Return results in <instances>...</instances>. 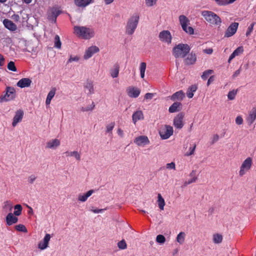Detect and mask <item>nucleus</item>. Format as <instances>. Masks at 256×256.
<instances>
[{
	"mask_svg": "<svg viewBox=\"0 0 256 256\" xmlns=\"http://www.w3.org/2000/svg\"><path fill=\"white\" fill-rule=\"evenodd\" d=\"M222 236L220 234H214L213 236V241L215 244H220L222 242Z\"/></svg>",
	"mask_w": 256,
	"mask_h": 256,
	"instance_id": "nucleus-37",
	"label": "nucleus"
},
{
	"mask_svg": "<svg viewBox=\"0 0 256 256\" xmlns=\"http://www.w3.org/2000/svg\"><path fill=\"white\" fill-rule=\"evenodd\" d=\"M201 14L208 23L214 26L221 25L220 18L214 12L205 10L202 11Z\"/></svg>",
	"mask_w": 256,
	"mask_h": 256,
	"instance_id": "nucleus-2",
	"label": "nucleus"
},
{
	"mask_svg": "<svg viewBox=\"0 0 256 256\" xmlns=\"http://www.w3.org/2000/svg\"><path fill=\"white\" fill-rule=\"evenodd\" d=\"M196 148V144H194V146H193L190 147L189 148V152H187L185 154V155L186 156H190L192 155V154H194V152Z\"/></svg>",
	"mask_w": 256,
	"mask_h": 256,
	"instance_id": "nucleus-49",
	"label": "nucleus"
},
{
	"mask_svg": "<svg viewBox=\"0 0 256 256\" xmlns=\"http://www.w3.org/2000/svg\"><path fill=\"white\" fill-rule=\"evenodd\" d=\"M182 109V104L180 102H174L168 109V111L170 113L175 112L180 110Z\"/></svg>",
	"mask_w": 256,
	"mask_h": 256,
	"instance_id": "nucleus-21",
	"label": "nucleus"
},
{
	"mask_svg": "<svg viewBox=\"0 0 256 256\" xmlns=\"http://www.w3.org/2000/svg\"><path fill=\"white\" fill-rule=\"evenodd\" d=\"M24 116V112L21 110H17V123L20 122Z\"/></svg>",
	"mask_w": 256,
	"mask_h": 256,
	"instance_id": "nucleus-46",
	"label": "nucleus"
},
{
	"mask_svg": "<svg viewBox=\"0 0 256 256\" xmlns=\"http://www.w3.org/2000/svg\"><path fill=\"white\" fill-rule=\"evenodd\" d=\"M173 128L170 126H165L159 132L160 135L163 140L168 138L173 134Z\"/></svg>",
	"mask_w": 256,
	"mask_h": 256,
	"instance_id": "nucleus-7",
	"label": "nucleus"
},
{
	"mask_svg": "<svg viewBox=\"0 0 256 256\" xmlns=\"http://www.w3.org/2000/svg\"><path fill=\"white\" fill-rule=\"evenodd\" d=\"M236 0H224V2H222L221 4H225V6L233 3Z\"/></svg>",
	"mask_w": 256,
	"mask_h": 256,
	"instance_id": "nucleus-57",
	"label": "nucleus"
},
{
	"mask_svg": "<svg viewBox=\"0 0 256 256\" xmlns=\"http://www.w3.org/2000/svg\"><path fill=\"white\" fill-rule=\"evenodd\" d=\"M16 90L14 87L7 86L4 91L0 96V103L6 102L14 100Z\"/></svg>",
	"mask_w": 256,
	"mask_h": 256,
	"instance_id": "nucleus-4",
	"label": "nucleus"
},
{
	"mask_svg": "<svg viewBox=\"0 0 256 256\" xmlns=\"http://www.w3.org/2000/svg\"><path fill=\"white\" fill-rule=\"evenodd\" d=\"M180 24L184 32L189 34H192L194 32L193 28L191 26H188L190 24L189 19L184 15L179 16Z\"/></svg>",
	"mask_w": 256,
	"mask_h": 256,
	"instance_id": "nucleus-6",
	"label": "nucleus"
},
{
	"mask_svg": "<svg viewBox=\"0 0 256 256\" xmlns=\"http://www.w3.org/2000/svg\"><path fill=\"white\" fill-rule=\"evenodd\" d=\"M154 96V94L152 93H146L144 96V98L146 100H152Z\"/></svg>",
	"mask_w": 256,
	"mask_h": 256,
	"instance_id": "nucleus-54",
	"label": "nucleus"
},
{
	"mask_svg": "<svg viewBox=\"0 0 256 256\" xmlns=\"http://www.w3.org/2000/svg\"><path fill=\"white\" fill-rule=\"evenodd\" d=\"M118 246L120 250H125L127 248V244L124 240H122L118 243Z\"/></svg>",
	"mask_w": 256,
	"mask_h": 256,
	"instance_id": "nucleus-41",
	"label": "nucleus"
},
{
	"mask_svg": "<svg viewBox=\"0 0 256 256\" xmlns=\"http://www.w3.org/2000/svg\"><path fill=\"white\" fill-rule=\"evenodd\" d=\"M114 123L112 122L110 124H108L106 128V132L108 133H112V130L114 128Z\"/></svg>",
	"mask_w": 256,
	"mask_h": 256,
	"instance_id": "nucleus-50",
	"label": "nucleus"
},
{
	"mask_svg": "<svg viewBox=\"0 0 256 256\" xmlns=\"http://www.w3.org/2000/svg\"><path fill=\"white\" fill-rule=\"evenodd\" d=\"M146 63L144 62H142L140 64V77L142 78H144V74H145V71H146Z\"/></svg>",
	"mask_w": 256,
	"mask_h": 256,
	"instance_id": "nucleus-34",
	"label": "nucleus"
},
{
	"mask_svg": "<svg viewBox=\"0 0 256 256\" xmlns=\"http://www.w3.org/2000/svg\"><path fill=\"white\" fill-rule=\"evenodd\" d=\"M56 88H52L49 92L46 100V105H48L50 104L51 100L54 97L56 94Z\"/></svg>",
	"mask_w": 256,
	"mask_h": 256,
	"instance_id": "nucleus-26",
	"label": "nucleus"
},
{
	"mask_svg": "<svg viewBox=\"0 0 256 256\" xmlns=\"http://www.w3.org/2000/svg\"><path fill=\"white\" fill-rule=\"evenodd\" d=\"M241 72V68H240L238 70H236L232 75V77L234 78L238 76L240 73Z\"/></svg>",
	"mask_w": 256,
	"mask_h": 256,
	"instance_id": "nucleus-59",
	"label": "nucleus"
},
{
	"mask_svg": "<svg viewBox=\"0 0 256 256\" xmlns=\"http://www.w3.org/2000/svg\"><path fill=\"white\" fill-rule=\"evenodd\" d=\"M238 26L239 24L238 22H234L232 23L226 30L224 32V37L230 38L234 36L236 33Z\"/></svg>",
	"mask_w": 256,
	"mask_h": 256,
	"instance_id": "nucleus-9",
	"label": "nucleus"
},
{
	"mask_svg": "<svg viewBox=\"0 0 256 256\" xmlns=\"http://www.w3.org/2000/svg\"><path fill=\"white\" fill-rule=\"evenodd\" d=\"M17 231L23 232H27L28 230L26 228V226L22 224H19L17 225Z\"/></svg>",
	"mask_w": 256,
	"mask_h": 256,
	"instance_id": "nucleus-45",
	"label": "nucleus"
},
{
	"mask_svg": "<svg viewBox=\"0 0 256 256\" xmlns=\"http://www.w3.org/2000/svg\"><path fill=\"white\" fill-rule=\"evenodd\" d=\"M60 13V11L56 8H52L48 12V18L54 22H56V18Z\"/></svg>",
	"mask_w": 256,
	"mask_h": 256,
	"instance_id": "nucleus-14",
	"label": "nucleus"
},
{
	"mask_svg": "<svg viewBox=\"0 0 256 256\" xmlns=\"http://www.w3.org/2000/svg\"><path fill=\"white\" fill-rule=\"evenodd\" d=\"M146 4L148 6H152L155 4L157 0H145Z\"/></svg>",
	"mask_w": 256,
	"mask_h": 256,
	"instance_id": "nucleus-51",
	"label": "nucleus"
},
{
	"mask_svg": "<svg viewBox=\"0 0 256 256\" xmlns=\"http://www.w3.org/2000/svg\"><path fill=\"white\" fill-rule=\"evenodd\" d=\"M219 139V136L218 134H215L213 136L212 140V144L216 142Z\"/></svg>",
	"mask_w": 256,
	"mask_h": 256,
	"instance_id": "nucleus-60",
	"label": "nucleus"
},
{
	"mask_svg": "<svg viewBox=\"0 0 256 256\" xmlns=\"http://www.w3.org/2000/svg\"><path fill=\"white\" fill-rule=\"evenodd\" d=\"M50 235L48 234H47L45 235L44 238L42 242H40L38 244V248L40 250H44L46 248L49 242V241L50 239Z\"/></svg>",
	"mask_w": 256,
	"mask_h": 256,
	"instance_id": "nucleus-16",
	"label": "nucleus"
},
{
	"mask_svg": "<svg viewBox=\"0 0 256 256\" xmlns=\"http://www.w3.org/2000/svg\"><path fill=\"white\" fill-rule=\"evenodd\" d=\"M184 114L182 112L178 113L174 119V125L178 129L182 128L184 126L183 120Z\"/></svg>",
	"mask_w": 256,
	"mask_h": 256,
	"instance_id": "nucleus-10",
	"label": "nucleus"
},
{
	"mask_svg": "<svg viewBox=\"0 0 256 256\" xmlns=\"http://www.w3.org/2000/svg\"><path fill=\"white\" fill-rule=\"evenodd\" d=\"M256 24V23L255 22H254L252 24H251L248 27V30L246 32V36H247L250 34L251 32L253 30L254 26Z\"/></svg>",
	"mask_w": 256,
	"mask_h": 256,
	"instance_id": "nucleus-47",
	"label": "nucleus"
},
{
	"mask_svg": "<svg viewBox=\"0 0 256 256\" xmlns=\"http://www.w3.org/2000/svg\"><path fill=\"white\" fill-rule=\"evenodd\" d=\"M140 93V90L136 88H129L128 90V94L130 98H138Z\"/></svg>",
	"mask_w": 256,
	"mask_h": 256,
	"instance_id": "nucleus-17",
	"label": "nucleus"
},
{
	"mask_svg": "<svg viewBox=\"0 0 256 256\" xmlns=\"http://www.w3.org/2000/svg\"><path fill=\"white\" fill-rule=\"evenodd\" d=\"M144 116L141 110H138L134 112L132 116V122L135 124L137 121L143 119Z\"/></svg>",
	"mask_w": 256,
	"mask_h": 256,
	"instance_id": "nucleus-24",
	"label": "nucleus"
},
{
	"mask_svg": "<svg viewBox=\"0 0 256 256\" xmlns=\"http://www.w3.org/2000/svg\"><path fill=\"white\" fill-rule=\"evenodd\" d=\"M99 48L96 46H91L86 50L84 58L86 60H88L91 58L94 54L99 52Z\"/></svg>",
	"mask_w": 256,
	"mask_h": 256,
	"instance_id": "nucleus-13",
	"label": "nucleus"
},
{
	"mask_svg": "<svg viewBox=\"0 0 256 256\" xmlns=\"http://www.w3.org/2000/svg\"><path fill=\"white\" fill-rule=\"evenodd\" d=\"M36 180V178L35 177H34V178H28V182L30 183V184H32L34 182L35 180Z\"/></svg>",
	"mask_w": 256,
	"mask_h": 256,
	"instance_id": "nucleus-64",
	"label": "nucleus"
},
{
	"mask_svg": "<svg viewBox=\"0 0 256 256\" xmlns=\"http://www.w3.org/2000/svg\"><path fill=\"white\" fill-rule=\"evenodd\" d=\"M185 237L186 234L184 232H180L176 236L177 242L180 244H182L184 242Z\"/></svg>",
	"mask_w": 256,
	"mask_h": 256,
	"instance_id": "nucleus-32",
	"label": "nucleus"
},
{
	"mask_svg": "<svg viewBox=\"0 0 256 256\" xmlns=\"http://www.w3.org/2000/svg\"><path fill=\"white\" fill-rule=\"evenodd\" d=\"M166 168L168 169H174L175 168V164L174 162H172L170 163H168L166 164Z\"/></svg>",
	"mask_w": 256,
	"mask_h": 256,
	"instance_id": "nucleus-56",
	"label": "nucleus"
},
{
	"mask_svg": "<svg viewBox=\"0 0 256 256\" xmlns=\"http://www.w3.org/2000/svg\"><path fill=\"white\" fill-rule=\"evenodd\" d=\"M66 156H74L75 158L78 160H80V155L76 151H74V152L67 151L66 152Z\"/></svg>",
	"mask_w": 256,
	"mask_h": 256,
	"instance_id": "nucleus-33",
	"label": "nucleus"
},
{
	"mask_svg": "<svg viewBox=\"0 0 256 256\" xmlns=\"http://www.w3.org/2000/svg\"><path fill=\"white\" fill-rule=\"evenodd\" d=\"M252 164V159L248 157L246 158L242 162L240 170V174L243 176L246 174V172L248 171L251 168Z\"/></svg>",
	"mask_w": 256,
	"mask_h": 256,
	"instance_id": "nucleus-8",
	"label": "nucleus"
},
{
	"mask_svg": "<svg viewBox=\"0 0 256 256\" xmlns=\"http://www.w3.org/2000/svg\"><path fill=\"white\" fill-rule=\"evenodd\" d=\"M95 108V104L94 102H92L91 104L88 106L86 107H82V112H88L92 111L94 108Z\"/></svg>",
	"mask_w": 256,
	"mask_h": 256,
	"instance_id": "nucleus-42",
	"label": "nucleus"
},
{
	"mask_svg": "<svg viewBox=\"0 0 256 256\" xmlns=\"http://www.w3.org/2000/svg\"><path fill=\"white\" fill-rule=\"evenodd\" d=\"M32 83V80L28 78H22L17 82V86L21 88L28 87Z\"/></svg>",
	"mask_w": 256,
	"mask_h": 256,
	"instance_id": "nucleus-18",
	"label": "nucleus"
},
{
	"mask_svg": "<svg viewBox=\"0 0 256 256\" xmlns=\"http://www.w3.org/2000/svg\"><path fill=\"white\" fill-rule=\"evenodd\" d=\"M196 179H197V177H193L188 180H186L184 182V184L182 186V188H183L187 186L188 184H190L192 182H196Z\"/></svg>",
	"mask_w": 256,
	"mask_h": 256,
	"instance_id": "nucleus-43",
	"label": "nucleus"
},
{
	"mask_svg": "<svg viewBox=\"0 0 256 256\" xmlns=\"http://www.w3.org/2000/svg\"><path fill=\"white\" fill-rule=\"evenodd\" d=\"M61 44L60 36L58 35H56L54 37V47L58 48H60Z\"/></svg>",
	"mask_w": 256,
	"mask_h": 256,
	"instance_id": "nucleus-40",
	"label": "nucleus"
},
{
	"mask_svg": "<svg viewBox=\"0 0 256 256\" xmlns=\"http://www.w3.org/2000/svg\"><path fill=\"white\" fill-rule=\"evenodd\" d=\"M119 74V66H115L114 68L110 71L111 76L113 78H117Z\"/></svg>",
	"mask_w": 256,
	"mask_h": 256,
	"instance_id": "nucleus-35",
	"label": "nucleus"
},
{
	"mask_svg": "<svg viewBox=\"0 0 256 256\" xmlns=\"http://www.w3.org/2000/svg\"><path fill=\"white\" fill-rule=\"evenodd\" d=\"M158 204L159 208L161 210H164V206L166 204L164 199L162 197V195L160 194H158Z\"/></svg>",
	"mask_w": 256,
	"mask_h": 256,
	"instance_id": "nucleus-31",
	"label": "nucleus"
},
{
	"mask_svg": "<svg viewBox=\"0 0 256 256\" xmlns=\"http://www.w3.org/2000/svg\"><path fill=\"white\" fill-rule=\"evenodd\" d=\"M74 30L76 35L85 40L90 39L94 34L92 28L85 26H74Z\"/></svg>",
	"mask_w": 256,
	"mask_h": 256,
	"instance_id": "nucleus-1",
	"label": "nucleus"
},
{
	"mask_svg": "<svg viewBox=\"0 0 256 256\" xmlns=\"http://www.w3.org/2000/svg\"><path fill=\"white\" fill-rule=\"evenodd\" d=\"M79 60V58L77 56L72 57V56H70L68 62H78Z\"/></svg>",
	"mask_w": 256,
	"mask_h": 256,
	"instance_id": "nucleus-55",
	"label": "nucleus"
},
{
	"mask_svg": "<svg viewBox=\"0 0 256 256\" xmlns=\"http://www.w3.org/2000/svg\"><path fill=\"white\" fill-rule=\"evenodd\" d=\"M214 80V76H210V78L208 79L207 82V85L209 86Z\"/></svg>",
	"mask_w": 256,
	"mask_h": 256,
	"instance_id": "nucleus-61",
	"label": "nucleus"
},
{
	"mask_svg": "<svg viewBox=\"0 0 256 256\" xmlns=\"http://www.w3.org/2000/svg\"><path fill=\"white\" fill-rule=\"evenodd\" d=\"M60 145V141L58 139H52L46 143V148L56 149Z\"/></svg>",
	"mask_w": 256,
	"mask_h": 256,
	"instance_id": "nucleus-19",
	"label": "nucleus"
},
{
	"mask_svg": "<svg viewBox=\"0 0 256 256\" xmlns=\"http://www.w3.org/2000/svg\"><path fill=\"white\" fill-rule=\"evenodd\" d=\"M6 222L8 226L15 224L16 223V217L14 216L12 213H9L6 217Z\"/></svg>",
	"mask_w": 256,
	"mask_h": 256,
	"instance_id": "nucleus-29",
	"label": "nucleus"
},
{
	"mask_svg": "<svg viewBox=\"0 0 256 256\" xmlns=\"http://www.w3.org/2000/svg\"><path fill=\"white\" fill-rule=\"evenodd\" d=\"M160 40L168 44H170L172 42V36L168 30H162L159 34Z\"/></svg>",
	"mask_w": 256,
	"mask_h": 256,
	"instance_id": "nucleus-11",
	"label": "nucleus"
},
{
	"mask_svg": "<svg viewBox=\"0 0 256 256\" xmlns=\"http://www.w3.org/2000/svg\"><path fill=\"white\" fill-rule=\"evenodd\" d=\"M236 56L234 53V52L230 54L228 60V62L230 63L231 60L234 58Z\"/></svg>",
	"mask_w": 256,
	"mask_h": 256,
	"instance_id": "nucleus-62",
	"label": "nucleus"
},
{
	"mask_svg": "<svg viewBox=\"0 0 256 256\" xmlns=\"http://www.w3.org/2000/svg\"><path fill=\"white\" fill-rule=\"evenodd\" d=\"M213 73H214V70H206L203 72V74L201 76L203 80H206L208 78V77L210 76V75L212 74Z\"/></svg>",
	"mask_w": 256,
	"mask_h": 256,
	"instance_id": "nucleus-39",
	"label": "nucleus"
},
{
	"mask_svg": "<svg viewBox=\"0 0 256 256\" xmlns=\"http://www.w3.org/2000/svg\"><path fill=\"white\" fill-rule=\"evenodd\" d=\"M139 16L137 14H134L128 20L126 26V33L128 35H132L137 28Z\"/></svg>",
	"mask_w": 256,
	"mask_h": 256,
	"instance_id": "nucleus-3",
	"label": "nucleus"
},
{
	"mask_svg": "<svg viewBox=\"0 0 256 256\" xmlns=\"http://www.w3.org/2000/svg\"><path fill=\"white\" fill-rule=\"evenodd\" d=\"M26 41L23 39L18 40L17 46L22 50H24L26 49Z\"/></svg>",
	"mask_w": 256,
	"mask_h": 256,
	"instance_id": "nucleus-36",
	"label": "nucleus"
},
{
	"mask_svg": "<svg viewBox=\"0 0 256 256\" xmlns=\"http://www.w3.org/2000/svg\"><path fill=\"white\" fill-rule=\"evenodd\" d=\"M84 87L88 90V94H94V86L92 84V82L91 80H88L84 86Z\"/></svg>",
	"mask_w": 256,
	"mask_h": 256,
	"instance_id": "nucleus-28",
	"label": "nucleus"
},
{
	"mask_svg": "<svg viewBox=\"0 0 256 256\" xmlns=\"http://www.w3.org/2000/svg\"><path fill=\"white\" fill-rule=\"evenodd\" d=\"M8 68L11 70L16 71V68L15 66L14 63L12 62H10L8 63Z\"/></svg>",
	"mask_w": 256,
	"mask_h": 256,
	"instance_id": "nucleus-52",
	"label": "nucleus"
},
{
	"mask_svg": "<svg viewBox=\"0 0 256 256\" xmlns=\"http://www.w3.org/2000/svg\"><path fill=\"white\" fill-rule=\"evenodd\" d=\"M166 241L165 237L162 234H158L156 236V242L159 244H162Z\"/></svg>",
	"mask_w": 256,
	"mask_h": 256,
	"instance_id": "nucleus-44",
	"label": "nucleus"
},
{
	"mask_svg": "<svg viewBox=\"0 0 256 256\" xmlns=\"http://www.w3.org/2000/svg\"><path fill=\"white\" fill-rule=\"evenodd\" d=\"M244 52V49L242 46H239L237 48H236L234 51V53L236 56H238L240 54H242Z\"/></svg>",
	"mask_w": 256,
	"mask_h": 256,
	"instance_id": "nucleus-48",
	"label": "nucleus"
},
{
	"mask_svg": "<svg viewBox=\"0 0 256 256\" xmlns=\"http://www.w3.org/2000/svg\"><path fill=\"white\" fill-rule=\"evenodd\" d=\"M22 206L20 204H17V216H20L22 213Z\"/></svg>",
	"mask_w": 256,
	"mask_h": 256,
	"instance_id": "nucleus-58",
	"label": "nucleus"
},
{
	"mask_svg": "<svg viewBox=\"0 0 256 256\" xmlns=\"http://www.w3.org/2000/svg\"><path fill=\"white\" fill-rule=\"evenodd\" d=\"M134 143L140 146H144L149 144L150 140L146 136H140L135 138Z\"/></svg>",
	"mask_w": 256,
	"mask_h": 256,
	"instance_id": "nucleus-12",
	"label": "nucleus"
},
{
	"mask_svg": "<svg viewBox=\"0 0 256 256\" xmlns=\"http://www.w3.org/2000/svg\"><path fill=\"white\" fill-rule=\"evenodd\" d=\"M94 192L93 190H90L86 194H80L78 197V200L84 202Z\"/></svg>",
	"mask_w": 256,
	"mask_h": 256,
	"instance_id": "nucleus-30",
	"label": "nucleus"
},
{
	"mask_svg": "<svg viewBox=\"0 0 256 256\" xmlns=\"http://www.w3.org/2000/svg\"><path fill=\"white\" fill-rule=\"evenodd\" d=\"M236 122L237 124L240 125L243 122V119L241 116H238L236 118Z\"/></svg>",
	"mask_w": 256,
	"mask_h": 256,
	"instance_id": "nucleus-53",
	"label": "nucleus"
},
{
	"mask_svg": "<svg viewBox=\"0 0 256 256\" xmlns=\"http://www.w3.org/2000/svg\"><path fill=\"white\" fill-rule=\"evenodd\" d=\"M190 50V46L187 44H180L173 48V55L176 58H184Z\"/></svg>",
	"mask_w": 256,
	"mask_h": 256,
	"instance_id": "nucleus-5",
	"label": "nucleus"
},
{
	"mask_svg": "<svg viewBox=\"0 0 256 256\" xmlns=\"http://www.w3.org/2000/svg\"><path fill=\"white\" fill-rule=\"evenodd\" d=\"M104 209H96L92 210V212L96 214L100 213L103 212Z\"/></svg>",
	"mask_w": 256,
	"mask_h": 256,
	"instance_id": "nucleus-63",
	"label": "nucleus"
},
{
	"mask_svg": "<svg viewBox=\"0 0 256 256\" xmlns=\"http://www.w3.org/2000/svg\"><path fill=\"white\" fill-rule=\"evenodd\" d=\"M4 26L10 30H16V26L11 20L8 19H4L3 21Z\"/></svg>",
	"mask_w": 256,
	"mask_h": 256,
	"instance_id": "nucleus-22",
	"label": "nucleus"
},
{
	"mask_svg": "<svg viewBox=\"0 0 256 256\" xmlns=\"http://www.w3.org/2000/svg\"><path fill=\"white\" fill-rule=\"evenodd\" d=\"M185 96L184 93L182 90L178 91L174 93L170 97V100L174 101L176 100H182Z\"/></svg>",
	"mask_w": 256,
	"mask_h": 256,
	"instance_id": "nucleus-20",
	"label": "nucleus"
},
{
	"mask_svg": "<svg viewBox=\"0 0 256 256\" xmlns=\"http://www.w3.org/2000/svg\"><path fill=\"white\" fill-rule=\"evenodd\" d=\"M238 91V90H233L230 91L228 94V99L230 100H234L237 94Z\"/></svg>",
	"mask_w": 256,
	"mask_h": 256,
	"instance_id": "nucleus-38",
	"label": "nucleus"
},
{
	"mask_svg": "<svg viewBox=\"0 0 256 256\" xmlns=\"http://www.w3.org/2000/svg\"><path fill=\"white\" fill-rule=\"evenodd\" d=\"M198 87L197 86L196 84L192 85L190 86L186 92V95L187 96L191 98L194 96V93L197 90Z\"/></svg>",
	"mask_w": 256,
	"mask_h": 256,
	"instance_id": "nucleus-27",
	"label": "nucleus"
},
{
	"mask_svg": "<svg viewBox=\"0 0 256 256\" xmlns=\"http://www.w3.org/2000/svg\"><path fill=\"white\" fill-rule=\"evenodd\" d=\"M256 119V107H254L250 110L248 116L246 118V122L249 126H250Z\"/></svg>",
	"mask_w": 256,
	"mask_h": 256,
	"instance_id": "nucleus-15",
	"label": "nucleus"
},
{
	"mask_svg": "<svg viewBox=\"0 0 256 256\" xmlns=\"http://www.w3.org/2000/svg\"><path fill=\"white\" fill-rule=\"evenodd\" d=\"M76 6L78 7L84 8L92 2V0H74Z\"/></svg>",
	"mask_w": 256,
	"mask_h": 256,
	"instance_id": "nucleus-25",
	"label": "nucleus"
},
{
	"mask_svg": "<svg viewBox=\"0 0 256 256\" xmlns=\"http://www.w3.org/2000/svg\"><path fill=\"white\" fill-rule=\"evenodd\" d=\"M196 56L195 54H193L192 52L188 54L187 58L184 60V63L186 64H193L196 61Z\"/></svg>",
	"mask_w": 256,
	"mask_h": 256,
	"instance_id": "nucleus-23",
	"label": "nucleus"
}]
</instances>
